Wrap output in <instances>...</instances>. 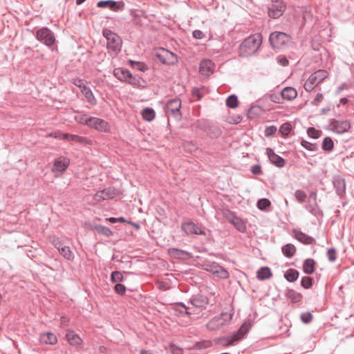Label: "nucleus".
I'll use <instances>...</instances> for the list:
<instances>
[{
	"instance_id": "2",
	"label": "nucleus",
	"mask_w": 354,
	"mask_h": 354,
	"mask_svg": "<svg viewBox=\"0 0 354 354\" xmlns=\"http://www.w3.org/2000/svg\"><path fill=\"white\" fill-rule=\"evenodd\" d=\"M262 43L261 35L254 34L245 39L240 45L239 53L241 56L248 57L257 52Z\"/></svg>"
},
{
	"instance_id": "13",
	"label": "nucleus",
	"mask_w": 354,
	"mask_h": 354,
	"mask_svg": "<svg viewBox=\"0 0 354 354\" xmlns=\"http://www.w3.org/2000/svg\"><path fill=\"white\" fill-rule=\"evenodd\" d=\"M182 229L187 235L201 234L205 235V232L201 227L192 221L184 222L182 223Z\"/></svg>"
},
{
	"instance_id": "56",
	"label": "nucleus",
	"mask_w": 354,
	"mask_h": 354,
	"mask_svg": "<svg viewBox=\"0 0 354 354\" xmlns=\"http://www.w3.org/2000/svg\"><path fill=\"white\" fill-rule=\"evenodd\" d=\"M177 308L181 307L184 310H180V313H185L186 315H192V313L189 310V308L185 304L180 302L176 304Z\"/></svg>"
},
{
	"instance_id": "44",
	"label": "nucleus",
	"mask_w": 354,
	"mask_h": 354,
	"mask_svg": "<svg viewBox=\"0 0 354 354\" xmlns=\"http://www.w3.org/2000/svg\"><path fill=\"white\" fill-rule=\"evenodd\" d=\"M270 204V201L268 198H261L258 201L257 206L261 210H266Z\"/></svg>"
},
{
	"instance_id": "11",
	"label": "nucleus",
	"mask_w": 354,
	"mask_h": 354,
	"mask_svg": "<svg viewBox=\"0 0 354 354\" xmlns=\"http://www.w3.org/2000/svg\"><path fill=\"white\" fill-rule=\"evenodd\" d=\"M88 127L96 131L104 133L109 132L111 127L106 121L95 117H89Z\"/></svg>"
},
{
	"instance_id": "48",
	"label": "nucleus",
	"mask_w": 354,
	"mask_h": 354,
	"mask_svg": "<svg viewBox=\"0 0 354 354\" xmlns=\"http://www.w3.org/2000/svg\"><path fill=\"white\" fill-rule=\"evenodd\" d=\"M111 280L113 283L120 282L123 281V276L120 271H113L111 274Z\"/></svg>"
},
{
	"instance_id": "4",
	"label": "nucleus",
	"mask_w": 354,
	"mask_h": 354,
	"mask_svg": "<svg viewBox=\"0 0 354 354\" xmlns=\"http://www.w3.org/2000/svg\"><path fill=\"white\" fill-rule=\"evenodd\" d=\"M102 35L106 39L107 49L117 54L121 50L122 41L120 37L109 29L105 28L102 31Z\"/></svg>"
},
{
	"instance_id": "23",
	"label": "nucleus",
	"mask_w": 354,
	"mask_h": 354,
	"mask_svg": "<svg viewBox=\"0 0 354 354\" xmlns=\"http://www.w3.org/2000/svg\"><path fill=\"white\" fill-rule=\"evenodd\" d=\"M169 254L174 258L181 259H189L193 257L191 253L176 248H170Z\"/></svg>"
},
{
	"instance_id": "33",
	"label": "nucleus",
	"mask_w": 354,
	"mask_h": 354,
	"mask_svg": "<svg viewBox=\"0 0 354 354\" xmlns=\"http://www.w3.org/2000/svg\"><path fill=\"white\" fill-rule=\"evenodd\" d=\"M94 230L101 235H103L106 237H111L113 236V232L108 227L101 225H96L94 226Z\"/></svg>"
},
{
	"instance_id": "54",
	"label": "nucleus",
	"mask_w": 354,
	"mask_h": 354,
	"mask_svg": "<svg viewBox=\"0 0 354 354\" xmlns=\"http://www.w3.org/2000/svg\"><path fill=\"white\" fill-rule=\"evenodd\" d=\"M301 144L302 147H304L305 149H306L308 151H315L317 149V147L315 144L310 143L308 141L302 140Z\"/></svg>"
},
{
	"instance_id": "57",
	"label": "nucleus",
	"mask_w": 354,
	"mask_h": 354,
	"mask_svg": "<svg viewBox=\"0 0 354 354\" xmlns=\"http://www.w3.org/2000/svg\"><path fill=\"white\" fill-rule=\"evenodd\" d=\"M277 132V127L274 126H270L266 127L265 130L266 136H272Z\"/></svg>"
},
{
	"instance_id": "24",
	"label": "nucleus",
	"mask_w": 354,
	"mask_h": 354,
	"mask_svg": "<svg viewBox=\"0 0 354 354\" xmlns=\"http://www.w3.org/2000/svg\"><path fill=\"white\" fill-rule=\"evenodd\" d=\"M280 95L283 100L292 101L297 97V92L295 88L288 86L282 89Z\"/></svg>"
},
{
	"instance_id": "43",
	"label": "nucleus",
	"mask_w": 354,
	"mask_h": 354,
	"mask_svg": "<svg viewBox=\"0 0 354 354\" xmlns=\"http://www.w3.org/2000/svg\"><path fill=\"white\" fill-rule=\"evenodd\" d=\"M218 265V263L209 261H205L203 263V269L209 272H212L213 274L216 266Z\"/></svg>"
},
{
	"instance_id": "60",
	"label": "nucleus",
	"mask_w": 354,
	"mask_h": 354,
	"mask_svg": "<svg viewBox=\"0 0 354 354\" xmlns=\"http://www.w3.org/2000/svg\"><path fill=\"white\" fill-rule=\"evenodd\" d=\"M107 221H109V222L112 223H117V222H120V223H124L125 222V219L124 217H118V218H115V217H110L109 218H106Z\"/></svg>"
},
{
	"instance_id": "35",
	"label": "nucleus",
	"mask_w": 354,
	"mask_h": 354,
	"mask_svg": "<svg viewBox=\"0 0 354 354\" xmlns=\"http://www.w3.org/2000/svg\"><path fill=\"white\" fill-rule=\"evenodd\" d=\"M142 115L144 120L150 122L155 118L156 113L152 108L146 107L142 109Z\"/></svg>"
},
{
	"instance_id": "51",
	"label": "nucleus",
	"mask_w": 354,
	"mask_h": 354,
	"mask_svg": "<svg viewBox=\"0 0 354 354\" xmlns=\"http://www.w3.org/2000/svg\"><path fill=\"white\" fill-rule=\"evenodd\" d=\"M280 132L283 136H287L290 133L291 131V125L290 123H284L283 124L279 129Z\"/></svg>"
},
{
	"instance_id": "34",
	"label": "nucleus",
	"mask_w": 354,
	"mask_h": 354,
	"mask_svg": "<svg viewBox=\"0 0 354 354\" xmlns=\"http://www.w3.org/2000/svg\"><path fill=\"white\" fill-rule=\"evenodd\" d=\"M64 138L67 139L70 141H73L79 143H88V139L86 138L77 135H73L70 133H64Z\"/></svg>"
},
{
	"instance_id": "40",
	"label": "nucleus",
	"mask_w": 354,
	"mask_h": 354,
	"mask_svg": "<svg viewBox=\"0 0 354 354\" xmlns=\"http://www.w3.org/2000/svg\"><path fill=\"white\" fill-rule=\"evenodd\" d=\"M238 97L235 95H230L226 100V105L231 109L236 108L238 106Z\"/></svg>"
},
{
	"instance_id": "9",
	"label": "nucleus",
	"mask_w": 354,
	"mask_h": 354,
	"mask_svg": "<svg viewBox=\"0 0 354 354\" xmlns=\"http://www.w3.org/2000/svg\"><path fill=\"white\" fill-rule=\"evenodd\" d=\"M290 39V37L283 32H274L270 35L269 41L274 48H281L286 44H287Z\"/></svg>"
},
{
	"instance_id": "39",
	"label": "nucleus",
	"mask_w": 354,
	"mask_h": 354,
	"mask_svg": "<svg viewBox=\"0 0 354 354\" xmlns=\"http://www.w3.org/2000/svg\"><path fill=\"white\" fill-rule=\"evenodd\" d=\"M129 63L133 68L140 71L145 72L148 69V66L143 62L129 60Z\"/></svg>"
},
{
	"instance_id": "52",
	"label": "nucleus",
	"mask_w": 354,
	"mask_h": 354,
	"mask_svg": "<svg viewBox=\"0 0 354 354\" xmlns=\"http://www.w3.org/2000/svg\"><path fill=\"white\" fill-rule=\"evenodd\" d=\"M295 197L299 203H303L306 198V194L304 191L298 189L295 192Z\"/></svg>"
},
{
	"instance_id": "31",
	"label": "nucleus",
	"mask_w": 354,
	"mask_h": 354,
	"mask_svg": "<svg viewBox=\"0 0 354 354\" xmlns=\"http://www.w3.org/2000/svg\"><path fill=\"white\" fill-rule=\"evenodd\" d=\"M213 274L221 279H227L230 277V274L227 270H225L223 267L220 266L218 263L216 266V268L213 272Z\"/></svg>"
},
{
	"instance_id": "36",
	"label": "nucleus",
	"mask_w": 354,
	"mask_h": 354,
	"mask_svg": "<svg viewBox=\"0 0 354 354\" xmlns=\"http://www.w3.org/2000/svg\"><path fill=\"white\" fill-rule=\"evenodd\" d=\"M59 252L64 259L68 261H73L74 259V254L68 246L65 245L64 247L60 248Z\"/></svg>"
},
{
	"instance_id": "55",
	"label": "nucleus",
	"mask_w": 354,
	"mask_h": 354,
	"mask_svg": "<svg viewBox=\"0 0 354 354\" xmlns=\"http://www.w3.org/2000/svg\"><path fill=\"white\" fill-rule=\"evenodd\" d=\"M114 289L115 291L120 295H124L126 292V287L120 283L115 284Z\"/></svg>"
},
{
	"instance_id": "8",
	"label": "nucleus",
	"mask_w": 354,
	"mask_h": 354,
	"mask_svg": "<svg viewBox=\"0 0 354 354\" xmlns=\"http://www.w3.org/2000/svg\"><path fill=\"white\" fill-rule=\"evenodd\" d=\"M180 108L181 100L176 97L166 103L165 111L167 114L171 115L176 120H180L182 118Z\"/></svg>"
},
{
	"instance_id": "42",
	"label": "nucleus",
	"mask_w": 354,
	"mask_h": 354,
	"mask_svg": "<svg viewBox=\"0 0 354 354\" xmlns=\"http://www.w3.org/2000/svg\"><path fill=\"white\" fill-rule=\"evenodd\" d=\"M75 120L78 123L88 127L89 117H88L86 114L79 113L75 116Z\"/></svg>"
},
{
	"instance_id": "63",
	"label": "nucleus",
	"mask_w": 354,
	"mask_h": 354,
	"mask_svg": "<svg viewBox=\"0 0 354 354\" xmlns=\"http://www.w3.org/2000/svg\"><path fill=\"white\" fill-rule=\"evenodd\" d=\"M53 245L55 246V248H56L58 250V251H59L60 248L65 246L63 245V243L61 242V241L58 239L53 240Z\"/></svg>"
},
{
	"instance_id": "14",
	"label": "nucleus",
	"mask_w": 354,
	"mask_h": 354,
	"mask_svg": "<svg viewBox=\"0 0 354 354\" xmlns=\"http://www.w3.org/2000/svg\"><path fill=\"white\" fill-rule=\"evenodd\" d=\"M116 194L117 193L115 189L106 188L103 190L98 191L94 195V199L97 202H100L102 201L113 198Z\"/></svg>"
},
{
	"instance_id": "37",
	"label": "nucleus",
	"mask_w": 354,
	"mask_h": 354,
	"mask_svg": "<svg viewBox=\"0 0 354 354\" xmlns=\"http://www.w3.org/2000/svg\"><path fill=\"white\" fill-rule=\"evenodd\" d=\"M82 93L84 94L87 101L91 104H95L96 100L95 96L92 92V91L86 86H83L82 89Z\"/></svg>"
},
{
	"instance_id": "3",
	"label": "nucleus",
	"mask_w": 354,
	"mask_h": 354,
	"mask_svg": "<svg viewBox=\"0 0 354 354\" xmlns=\"http://www.w3.org/2000/svg\"><path fill=\"white\" fill-rule=\"evenodd\" d=\"M234 315V312L231 310L230 312L221 313L212 318L207 324L206 328L209 331H218L227 326Z\"/></svg>"
},
{
	"instance_id": "26",
	"label": "nucleus",
	"mask_w": 354,
	"mask_h": 354,
	"mask_svg": "<svg viewBox=\"0 0 354 354\" xmlns=\"http://www.w3.org/2000/svg\"><path fill=\"white\" fill-rule=\"evenodd\" d=\"M164 64L174 65L178 63L177 56L172 52L165 48Z\"/></svg>"
},
{
	"instance_id": "15",
	"label": "nucleus",
	"mask_w": 354,
	"mask_h": 354,
	"mask_svg": "<svg viewBox=\"0 0 354 354\" xmlns=\"http://www.w3.org/2000/svg\"><path fill=\"white\" fill-rule=\"evenodd\" d=\"M124 3L122 1H115L113 0L100 1L97 3L99 8H108L113 11H118L123 9Z\"/></svg>"
},
{
	"instance_id": "45",
	"label": "nucleus",
	"mask_w": 354,
	"mask_h": 354,
	"mask_svg": "<svg viewBox=\"0 0 354 354\" xmlns=\"http://www.w3.org/2000/svg\"><path fill=\"white\" fill-rule=\"evenodd\" d=\"M307 133L309 137L316 139L321 136L322 131L315 129L314 127H309L307 130Z\"/></svg>"
},
{
	"instance_id": "25",
	"label": "nucleus",
	"mask_w": 354,
	"mask_h": 354,
	"mask_svg": "<svg viewBox=\"0 0 354 354\" xmlns=\"http://www.w3.org/2000/svg\"><path fill=\"white\" fill-rule=\"evenodd\" d=\"M66 337L71 345L78 346L82 344V339L73 331L67 330Z\"/></svg>"
},
{
	"instance_id": "1",
	"label": "nucleus",
	"mask_w": 354,
	"mask_h": 354,
	"mask_svg": "<svg viewBox=\"0 0 354 354\" xmlns=\"http://www.w3.org/2000/svg\"><path fill=\"white\" fill-rule=\"evenodd\" d=\"M113 76L123 83H127L134 87H144L145 82L138 75H133L129 70L116 68L113 71Z\"/></svg>"
},
{
	"instance_id": "62",
	"label": "nucleus",
	"mask_w": 354,
	"mask_h": 354,
	"mask_svg": "<svg viewBox=\"0 0 354 354\" xmlns=\"http://www.w3.org/2000/svg\"><path fill=\"white\" fill-rule=\"evenodd\" d=\"M306 209L313 214L316 215L317 210V205L316 203L313 205H310L309 207H306Z\"/></svg>"
},
{
	"instance_id": "16",
	"label": "nucleus",
	"mask_w": 354,
	"mask_h": 354,
	"mask_svg": "<svg viewBox=\"0 0 354 354\" xmlns=\"http://www.w3.org/2000/svg\"><path fill=\"white\" fill-rule=\"evenodd\" d=\"M266 154L269 160L276 167L282 168L285 166V160L282 157L276 154L274 150L271 148L266 149Z\"/></svg>"
},
{
	"instance_id": "28",
	"label": "nucleus",
	"mask_w": 354,
	"mask_h": 354,
	"mask_svg": "<svg viewBox=\"0 0 354 354\" xmlns=\"http://www.w3.org/2000/svg\"><path fill=\"white\" fill-rule=\"evenodd\" d=\"M282 253L287 258H291L296 252V248L291 243L283 245L281 248Z\"/></svg>"
},
{
	"instance_id": "22",
	"label": "nucleus",
	"mask_w": 354,
	"mask_h": 354,
	"mask_svg": "<svg viewBox=\"0 0 354 354\" xmlns=\"http://www.w3.org/2000/svg\"><path fill=\"white\" fill-rule=\"evenodd\" d=\"M39 341L44 344L55 345L57 342V338L54 333L47 332L40 335Z\"/></svg>"
},
{
	"instance_id": "50",
	"label": "nucleus",
	"mask_w": 354,
	"mask_h": 354,
	"mask_svg": "<svg viewBox=\"0 0 354 354\" xmlns=\"http://www.w3.org/2000/svg\"><path fill=\"white\" fill-rule=\"evenodd\" d=\"M301 320L304 324H309L313 320V315L310 312H305L301 314Z\"/></svg>"
},
{
	"instance_id": "10",
	"label": "nucleus",
	"mask_w": 354,
	"mask_h": 354,
	"mask_svg": "<svg viewBox=\"0 0 354 354\" xmlns=\"http://www.w3.org/2000/svg\"><path fill=\"white\" fill-rule=\"evenodd\" d=\"M268 15L271 18L277 19L286 10V4L281 0H273L268 6Z\"/></svg>"
},
{
	"instance_id": "5",
	"label": "nucleus",
	"mask_w": 354,
	"mask_h": 354,
	"mask_svg": "<svg viewBox=\"0 0 354 354\" xmlns=\"http://www.w3.org/2000/svg\"><path fill=\"white\" fill-rule=\"evenodd\" d=\"M328 76L326 70H318L311 74L304 83V88L307 92H311L315 86L322 82Z\"/></svg>"
},
{
	"instance_id": "12",
	"label": "nucleus",
	"mask_w": 354,
	"mask_h": 354,
	"mask_svg": "<svg viewBox=\"0 0 354 354\" xmlns=\"http://www.w3.org/2000/svg\"><path fill=\"white\" fill-rule=\"evenodd\" d=\"M330 129L335 133L342 134L347 132L351 128V124L347 120H333L330 122Z\"/></svg>"
},
{
	"instance_id": "32",
	"label": "nucleus",
	"mask_w": 354,
	"mask_h": 354,
	"mask_svg": "<svg viewBox=\"0 0 354 354\" xmlns=\"http://www.w3.org/2000/svg\"><path fill=\"white\" fill-rule=\"evenodd\" d=\"M286 295L294 303L299 302L302 299L301 294L292 289H288L286 291Z\"/></svg>"
},
{
	"instance_id": "47",
	"label": "nucleus",
	"mask_w": 354,
	"mask_h": 354,
	"mask_svg": "<svg viewBox=\"0 0 354 354\" xmlns=\"http://www.w3.org/2000/svg\"><path fill=\"white\" fill-rule=\"evenodd\" d=\"M301 285L306 289L310 288L313 286V279L310 277H303L301 280Z\"/></svg>"
},
{
	"instance_id": "21",
	"label": "nucleus",
	"mask_w": 354,
	"mask_h": 354,
	"mask_svg": "<svg viewBox=\"0 0 354 354\" xmlns=\"http://www.w3.org/2000/svg\"><path fill=\"white\" fill-rule=\"evenodd\" d=\"M69 164L68 160L64 158H59L57 159L52 168V171L54 173H62L68 167Z\"/></svg>"
},
{
	"instance_id": "20",
	"label": "nucleus",
	"mask_w": 354,
	"mask_h": 354,
	"mask_svg": "<svg viewBox=\"0 0 354 354\" xmlns=\"http://www.w3.org/2000/svg\"><path fill=\"white\" fill-rule=\"evenodd\" d=\"M292 232L294 237L305 245H310L315 243V239L313 237L304 234L301 231L294 230Z\"/></svg>"
},
{
	"instance_id": "41",
	"label": "nucleus",
	"mask_w": 354,
	"mask_h": 354,
	"mask_svg": "<svg viewBox=\"0 0 354 354\" xmlns=\"http://www.w3.org/2000/svg\"><path fill=\"white\" fill-rule=\"evenodd\" d=\"M334 143L332 139L329 137H326L322 142V149L324 151H331L333 149Z\"/></svg>"
},
{
	"instance_id": "17",
	"label": "nucleus",
	"mask_w": 354,
	"mask_h": 354,
	"mask_svg": "<svg viewBox=\"0 0 354 354\" xmlns=\"http://www.w3.org/2000/svg\"><path fill=\"white\" fill-rule=\"evenodd\" d=\"M214 70V64L210 59H203L200 63L199 72L203 75L209 76L213 73Z\"/></svg>"
},
{
	"instance_id": "46",
	"label": "nucleus",
	"mask_w": 354,
	"mask_h": 354,
	"mask_svg": "<svg viewBox=\"0 0 354 354\" xmlns=\"http://www.w3.org/2000/svg\"><path fill=\"white\" fill-rule=\"evenodd\" d=\"M326 255L330 262H334L337 259V250L334 248H328Z\"/></svg>"
},
{
	"instance_id": "27",
	"label": "nucleus",
	"mask_w": 354,
	"mask_h": 354,
	"mask_svg": "<svg viewBox=\"0 0 354 354\" xmlns=\"http://www.w3.org/2000/svg\"><path fill=\"white\" fill-rule=\"evenodd\" d=\"M315 261L313 259H307L303 264V271L307 274H311L315 271Z\"/></svg>"
},
{
	"instance_id": "19",
	"label": "nucleus",
	"mask_w": 354,
	"mask_h": 354,
	"mask_svg": "<svg viewBox=\"0 0 354 354\" xmlns=\"http://www.w3.org/2000/svg\"><path fill=\"white\" fill-rule=\"evenodd\" d=\"M209 302L208 297L203 294H198L190 299L192 305L196 308H205Z\"/></svg>"
},
{
	"instance_id": "29",
	"label": "nucleus",
	"mask_w": 354,
	"mask_h": 354,
	"mask_svg": "<svg viewBox=\"0 0 354 354\" xmlns=\"http://www.w3.org/2000/svg\"><path fill=\"white\" fill-rule=\"evenodd\" d=\"M257 276L259 280H266L272 276V272L268 267H262L258 270Z\"/></svg>"
},
{
	"instance_id": "59",
	"label": "nucleus",
	"mask_w": 354,
	"mask_h": 354,
	"mask_svg": "<svg viewBox=\"0 0 354 354\" xmlns=\"http://www.w3.org/2000/svg\"><path fill=\"white\" fill-rule=\"evenodd\" d=\"M251 171L253 174L259 175L262 173L261 167L259 165H254L252 166Z\"/></svg>"
},
{
	"instance_id": "18",
	"label": "nucleus",
	"mask_w": 354,
	"mask_h": 354,
	"mask_svg": "<svg viewBox=\"0 0 354 354\" xmlns=\"http://www.w3.org/2000/svg\"><path fill=\"white\" fill-rule=\"evenodd\" d=\"M333 184L337 194L339 196H342L346 190L345 180L341 176H335L333 177Z\"/></svg>"
},
{
	"instance_id": "6",
	"label": "nucleus",
	"mask_w": 354,
	"mask_h": 354,
	"mask_svg": "<svg viewBox=\"0 0 354 354\" xmlns=\"http://www.w3.org/2000/svg\"><path fill=\"white\" fill-rule=\"evenodd\" d=\"M36 39L41 44L51 48L56 42L54 32L47 27H42L37 30Z\"/></svg>"
},
{
	"instance_id": "7",
	"label": "nucleus",
	"mask_w": 354,
	"mask_h": 354,
	"mask_svg": "<svg viewBox=\"0 0 354 354\" xmlns=\"http://www.w3.org/2000/svg\"><path fill=\"white\" fill-rule=\"evenodd\" d=\"M245 333L246 330L245 329L244 326H242L236 332H234V333L228 336L216 338L214 339V342L216 344L223 346L234 345L237 342L241 340Z\"/></svg>"
},
{
	"instance_id": "53",
	"label": "nucleus",
	"mask_w": 354,
	"mask_h": 354,
	"mask_svg": "<svg viewBox=\"0 0 354 354\" xmlns=\"http://www.w3.org/2000/svg\"><path fill=\"white\" fill-rule=\"evenodd\" d=\"M164 52L165 48H160L155 53V57L156 58V60L162 64H164Z\"/></svg>"
},
{
	"instance_id": "49",
	"label": "nucleus",
	"mask_w": 354,
	"mask_h": 354,
	"mask_svg": "<svg viewBox=\"0 0 354 354\" xmlns=\"http://www.w3.org/2000/svg\"><path fill=\"white\" fill-rule=\"evenodd\" d=\"M223 216L227 219V221L230 223L231 224L236 219L238 216H236V214L230 211V210H225L223 212Z\"/></svg>"
},
{
	"instance_id": "64",
	"label": "nucleus",
	"mask_w": 354,
	"mask_h": 354,
	"mask_svg": "<svg viewBox=\"0 0 354 354\" xmlns=\"http://www.w3.org/2000/svg\"><path fill=\"white\" fill-rule=\"evenodd\" d=\"M280 95H276V94H272L270 95V100L271 101H272L273 102H275V103H280Z\"/></svg>"
},
{
	"instance_id": "58",
	"label": "nucleus",
	"mask_w": 354,
	"mask_h": 354,
	"mask_svg": "<svg viewBox=\"0 0 354 354\" xmlns=\"http://www.w3.org/2000/svg\"><path fill=\"white\" fill-rule=\"evenodd\" d=\"M193 37L197 39H201L205 37V34L200 30H195L192 32Z\"/></svg>"
},
{
	"instance_id": "38",
	"label": "nucleus",
	"mask_w": 354,
	"mask_h": 354,
	"mask_svg": "<svg viewBox=\"0 0 354 354\" xmlns=\"http://www.w3.org/2000/svg\"><path fill=\"white\" fill-rule=\"evenodd\" d=\"M234 227L240 232H245L246 231V224L239 217H237L236 219L232 223Z\"/></svg>"
},
{
	"instance_id": "61",
	"label": "nucleus",
	"mask_w": 354,
	"mask_h": 354,
	"mask_svg": "<svg viewBox=\"0 0 354 354\" xmlns=\"http://www.w3.org/2000/svg\"><path fill=\"white\" fill-rule=\"evenodd\" d=\"M323 98V95L322 93H318L312 102V104L315 106H317L319 102L322 101Z\"/></svg>"
},
{
	"instance_id": "30",
	"label": "nucleus",
	"mask_w": 354,
	"mask_h": 354,
	"mask_svg": "<svg viewBox=\"0 0 354 354\" xmlns=\"http://www.w3.org/2000/svg\"><path fill=\"white\" fill-rule=\"evenodd\" d=\"M299 273L297 270L290 268L284 274L285 279L289 282H294L297 280Z\"/></svg>"
}]
</instances>
